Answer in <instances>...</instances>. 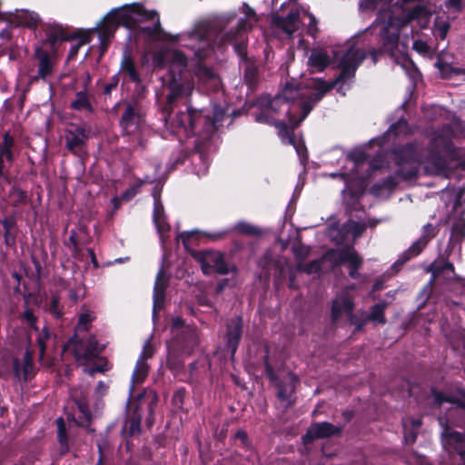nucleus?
Returning a JSON list of instances; mask_svg holds the SVG:
<instances>
[{
  "label": "nucleus",
  "mask_w": 465,
  "mask_h": 465,
  "mask_svg": "<svg viewBox=\"0 0 465 465\" xmlns=\"http://www.w3.org/2000/svg\"><path fill=\"white\" fill-rule=\"evenodd\" d=\"M187 57L177 49L168 50L165 54L156 56L159 67L168 64L167 94L157 98L162 112V118L166 128L177 135L180 140L194 136V147L202 152L207 142L218 130V123L223 119V113L215 112L212 117L203 109H195L191 104L186 111L178 112L172 116L173 107L179 99L191 95L193 90V82L190 71L187 69Z\"/></svg>",
  "instance_id": "f257e3e1"
},
{
  "label": "nucleus",
  "mask_w": 465,
  "mask_h": 465,
  "mask_svg": "<svg viewBox=\"0 0 465 465\" xmlns=\"http://www.w3.org/2000/svg\"><path fill=\"white\" fill-rule=\"evenodd\" d=\"M235 19L236 15L230 14L195 25L189 33L190 39L198 41L201 45L194 51L195 57L205 60L215 47L233 45L234 52L245 64L249 58L247 44L242 35L247 31L248 23L245 18H240L234 26H231Z\"/></svg>",
  "instance_id": "f03ea898"
},
{
  "label": "nucleus",
  "mask_w": 465,
  "mask_h": 465,
  "mask_svg": "<svg viewBox=\"0 0 465 465\" xmlns=\"http://www.w3.org/2000/svg\"><path fill=\"white\" fill-rule=\"evenodd\" d=\"M120 26L133 31L137 37L145 36L148 40L166 35L158 12L147 10L143 4L135 2L112 9L101 20V25L95 29L99 34L101 49H107Z\"/></svg>",
  "instance_id": "7ed1b4c3"
},
{
  "label": "nucleus",
  "mask_w": 465,
  "mask_h": 465,
  "mask_svg": "<svg viewBox=\"0 0 465 465\" xmlns=\"http://www.w3.org/2000/svg\"><path fill=\"white\" fill-rule=\"evenodd\" d=\"M196 234V231H184L178 235V239L182 241L189 254L200 264L202 272L204 275H211L212 273L226 275L230 272H237V266L227 262L224 253L222 252L212 249L201 251L190 249L189 242Z\"/></svg>",
  "instance_id": "20e7f679"
},
{
  "label": "nucleus",
  "mask_w": 465,
  "mask_h": 465,
  "mask_svg": "<svg viewBox=\"0 0 465 465\" xmlns=\"http://www.w3.org/2000/svg\"><path fill=\"white\" fill-rule=\"evenodd\" d=\"M365 57L366 53L363 49L351 46L342 54L340 60L338 68L341 71L338 76L331 82H327L322 79L318 80L315 89L325 95L338 84H343L347 81L353 79L357 69L365 60Z\"/></svg>",
  "instance_id": "39448f33"
},
{
  "label": "nucleus",
  "mask_w": 465,
  "mask_h": 465,
  "mask_svg": "<svg viewBox=\"0 0 465 465\" xmlns=\"http://www.w3.org/2000/svg\"><path fill=\"white\" fill-rule=\"evenodd\" d=\"M394 163L398 167L395 175L403 181H411L419 176V165L422 162V154L414 142L395 146L391 149Z\"/></svg>",
  "instance_id": "423d86ee"
},
{
  "label": "nucleus",
  "mask_w": 465,
  "mask_h": 465,
  "mask_svg": "<svg viewBox=\"0 0 465 465\" xmlns=\"http://www.w3.org/2000/svg\"><path fill=\"white\" fill-rule=\"evenodd\" d=\"M452 130L450 127V137L439 134L432 138L428 146V163H430L437 173L445 172L448 163L441 153H449L450 156L455 153V146L451 139Z\"/></svg>",
  "instance_id": "0eeeda50"
},
{
  "label": "nucleus",
  "mask_w": 465,
  "mask_h": 465,
  "mask_svg": "<svg viewBox=\"0 0 465 465\" xmlns=\"http://www.w3.org/2000/svg\"><path fill=\"white\" fill-rule=\"evenodd\" d=\"M323 258L331 262L332 268L347 264L349 276L354 280L360 278L361 274L359 270L363 264V259L359 255L353 246L345 245L340 250L330 249L324 253Z\"/></svg>",
  "instance_id": "6e6552de"
},
{
  "label": "nucleus",
  "mask_w": 465,
  "mask_h": 465,
  "mask_svg": "<svg viewBox=\"0 0 465 465\" xmlns=\"http://www.w3.org/2000/svg\"><path fill=\"white\" fill-rule=\"evenodd\" d=\"M300 15L298 7L291 1H286L272 14V25L292 37L300 27Z\"/></svg>",
  "instance_id": "1a4fd4ad"
},
{
  "label": "nucleus",
  "mask_w": 465,
  "mask_h": 465,
  "mask_svg": "<svg viewBox=\"0 0 465 465\" xmlns=\"http://www.w3.org/2000/svg\"><path fill=\"white\" fill-rule=\"evenodd\" d=\"M89 138V127L72 124L64 133L65 148L74 155L83 157L87 154Z\"/></svg>",
  "instance_id": "9d476101"
},
{
  "label": "nucleus",
  "mask_w": 465,
  "mask_h": 465,
  "mask_svg": "<svg viewBox=\"0 0 465 465\" xmlns=\"http://www.w3.org/2000/svg\"><path fill=\"white\" fill-rule=\"evenodd\" d=\"M439 230L431 223H427L422 228L420 237L412 242V244L399 257L395 262V267H401L411 258L418 256L427 246L431 239L438 234Z\"/></svg>",
  "instance_id": "9b49d317"
},
{
  "label": "nucleus",
  "mask_w": 465,
  "mask_h": 465,
  "mask_svg": "<svg viewBox=\"0 0 465 465\" xmlns=\"http://www.w3.org/2000/svg\"><path fill=\"white\" fill-rule=\"evenodd\" d=\"M342 430V426H335L328 421L313 422L302 436V442L304 444H311L316 440L341 436Z\"/></svg>",
  "instance_id": "f8f14e48"
},
{
  "label": "nucleus",
  "mask_w": 465,
  "mask_h": 465,
  "mask_svg": "<svg viewBox=\"0 0 465 465\" xmlns=\"http://www.w3.org/2000/svg\"><path fill=\"white\" fill-rule=\"evenodd\" d=\"M287 377L288 381L280 379L272 386L277 389L276 398L282 402H286V408H290L296 403L295 392L300 378L293 371H289Z\"/></svg>",
  "instance_id": "ddd939ff"
},
{
  "label": "nucleus",
  "mask_w": 465,
  "mask_h": 465,
  "mask_svg": "<svg viewBox=\"0 0 465 465\" xmlns=\"http://www.w3.org/2000/svg\"><path fill=\"white\" fill-rule=\"evenodd\" d=\"M34 57L37 60V74L31 76L29 83L34 84L39 80L46 81L54 71V56L42 46H37L35 49Z\"/></svg>",
  "instance_id": "4468645a"
},
{
  "label": "nucleus",
  "mask_w": 465,
  "mask_h": 465,
  "mask_svg": "<svg viewBox=\"0 0 465 465\" xmlns=\"http://www.w3.org/2000/svg\"><path fill=\"white\" fill-rule=\"evenodd\" d=\"M225 341L232 356H234L242 340L243 332V319L242 315H235L229 319L225 325Z\"/></svg>",
  "instance_id": "2eb2a0df"
},
{
  "label": "nucleus",
  "mask_w": 465,
  "mask_h": 465,
  "mask_svg": "<svg viewBox=\"0 0 465 465\" xmlns=\"http://www.w3.org/2000/svg\"><path fill=\"white\" fill-rule=\"evenodd\" d=\"M42 30L45 33V39L44 40L45 45L50 46L51 51L56 52V45L59 43L69 41V33L60 24L48 23L42 24Z\"/></svg>",
  "instance_id": "dca6fc26"
},
{
  "label": "nucleus",
  "mask_w": 465,
  "mask_h": 465,
  "mask_svg": "<svg viewBox=\"0 0 465 465\" xmlns=\"http://www.w3.org/2000/svg\"><path fill=\"white\" fill-rule=\"evenodd\" d=\"M0 223L3 231L0 232V236L3 238V242L7 248L16 247V239L19 232L15 213L5 216Z\"/></svg>",
  "instance_id": "f3484780"
},
{
  "label": "nucleus",
  "mask_w": 465,
  "mask_h": 465,
  "mask_svg": "<svg viewBox=\"0 0 465 465\" xmlns=\"http://www.w3.org/2000/svg\"><path fill=\"white\" fill-rule=\"evenodd\" d=\"M456 392L460 396V398L453 395H446L442 391H439L435 386H431L430 389V394L433 397L434 406L441 407L443 403H450L460 409L465 410V388L459 387L456 389Z\"/></svg>",
  "instance_id": "a211bd4d"
},
{
  "label": "nucleus",
  "mask_w": 465,
  "mask_h": 465,
  "mask_svg": "<svg viewBox=\"0 0 465 465\" xmlns=\"http://www.w3.org/2000/svg\"><path fill=\"white\" fill-rule=\"evenodd\" d=\"M144 396V391L138 393L136 402L131 403L128 401L129 412L126 419V423L129 424V435L134 436L140 434L141 421L143 418V410L141 401Z\"/></svg>",
  "instance_id": "6ab92c4d"
},
{
  "label": "nucleus",
  "mask_w": 465,
  "mask_h": 465,
  "mask_svg": "<svg viewBox=\"0 0 465 465\" xmlns=\"http://www.w3.org/2000/svg\"><path fill=\"white\" fill-rule=\"evenodd\" d=\"M400 41L399 29L391 30L389 26H385L381 30L380 44L381 50L391 58H395V52L398 48Z\"/></svg>",
  "instance_id": "aec40b11"
},
{
  "label": "nucleus",
  "mask_w": 465,
  "mask_h": 465,
  "mask_svg": "<svg viewBox=\"0 0 465 465\" xmlns=\"http://www.w3.org/2000/svg\"><path fill=\"white\" fill-rule=\"evenodd\" d=\"M13 374L17 380H20L23 374L25 381H27L35 375L33 355L29 350L25 351L22 362L18 358L13 359Z\"/></svg>",
  "instance_id": "412c9836"
},
{
  "label": "nucleus",
  "mask_w": 465,
  "mask_h": 465,
  "mask_svg": "<svg viewBox=\"0 0 465 465\" xmlns=\"http://www.w3.org/2000/svg\"><path fill=\"white\" fill-rule=\"evenodd\" d=\"M354 310V302L349 293L344 292L334 299L331 302V319L332 323H336L342 313L350 314Z\"/></svg>",
  "instance_id": "4be33fe9"
},
{
  "label": "nucleus",
  "mask_w": 465,
  "mask_h": 465,
  "mask_svg": "<svg viewBox=\"0 0 465 465\" xmlns=\"http://www.w3.org/2000/svg\"><path fill=\"white\" fill-rule=\"evenodd\" d=\"M174 344L184 353H190L198 345V336L194 330L186 327L176 332Z\"/></svg>",
  "instance_id": "5701e85b"
},
{
  "label": "nucleus",
  "mask_w": 465,
  "mask_h": 465,
  "mask_svg": "<svg viewBox=\"0 0 465 465\" xmlns=\"http://www.w3.org/2000/svg\"><path fill=\"white\" fill-rule=\"evenodd\" d=\"M141 121V114L136 106L127 104L120 119V125L126 133L136 130Z\"/></svg>",
  "instance_id": "b1692460"
},
{
  "label": "nucleus",
  "mask_w": 465,
  "mask_h": 465,
  "mask_svg": "<svg viewBox=\"0 0 465 465\" xmlns=\"http://www.w3.org/2000/svg\"><path fill=\"white\" fill-rule=\"evenodd\" d=\"M331 64V59L324 49L313 48L308 58V66L312 72H322Z\"/></svg>",
  "instance_id": "393cba45"
},
{
  "label": "nucleus",
  "mask_w": 465,
  "mask_h": 465,
  "mask_svg": "<svg viewBox=\"0 0 465 465\" xmlns=\"http://www.w3.org/2000/svg\"><path fill=\"white\" fill-rule=\"evenodd\" d=\"M409 134H411L410 124L406 118L401 117L397 122L391 124L388 130L380 137L381 144L389 142L391 137L395 138Z\"/></svg>",
  "instance_id": "a878e982"
},
{
  "label": "nucleus",
  "mask_w": 465,
  "mask_h": 465,
  "mask_svg": "<svg viewBox=\"0 0 465 465\" xmlns=\"http://www.w3.org/2000/svg\"><path fill=\"white\" fill-rule=\"evenodd\" d=\"M102 350L103 349L99 347L98 341L94 337H90L85 343L83 351H81L79 349H75L74 351V356L77 361L84 360L85 361H89L98 358Z\"/></svg>",
  "instance_id": "bb28decb"
},
{
  "label": "nucleus",
  "mask_w": 465,
  "mask_h": 465,
  "mask_svg": "<svg viewBox=\"0 0 465 465\" xmlns=\"http://www.w3.org/2000/svg\"><path fill=\"white\" fill-rule=\"evenodd\" d=\"M120 71L132 83L139 84L142 82L141 75L135 66V63L132 55L124 53L121 61Z\"/></svg>",
  "instance_id": "cd10ccee"
},
{
  "label": "nucleus",
  "mask_w": 465,
  "mask_h": 465,
  "mask_svg": "<svg viewBox=\"0 0 465 465\" xmlns=\"http://www.w3.org/2000/svg\"><path fill=\"white\" fill-rule=\"evenodd\" d=\"M15 21L17 25L25 26L31 30H36L41 24L39 15L34 11L22 10L15 15Z\"/></svg>",
  "instance_id": "c85d7f7f"
},
{
  "label": "nucleus",
  "mask_w": 465,
  "mask_h": 465,
  "mask_svg": "<svg viewBox=\"0 0 465 465\" xmlns=\"http://www.w3.org/2000/svg\"><path fill=\"white\" fill-rule=\"evenodd\" d=\"M70 109L76 112L85 111L90 114L94 112L91 103V96L87 90L76 92L75 98L70 104Z\"/></svg>",
  "instance_id": "c756f323"
},
{
  "label": "nucleus",
  "mask_w": 465,
  "mask_h": 465,
  "mask_svg": "<svg viewBox=\"0 0 465 465\" xmlns=\"http://www.w3.org/2000/svg\"><path fill=\"white\" fill-rule=\"evenodd\" d=\"M260 79V73L256 64L251 60L246 59L244 64L243 80L248 88L252 91L256 89Z\"/></svg>",
  "instance_id": "7c9ffc66"
},
{
  "label": "nucleus",
  "mask_w": 465,
  "mask_h": 465,
  "mask_svg": "<svg viewBox=\"0 0 465 465\" xmlns=\"http://www.w3.org/2000/svg\"><path fill=\"white\" fill-rule=\"evenodd\" d=\"M313 107L314 105L312 104V101H309L308 99L301 102L299 104V110L301 111V115L299 118H297L296 114L292 113V109L289 108L287 111L289 124H291L292 127L297 128L312 112Z\"/></svg>",
  "instance_id": "2f4dec72"
},
{
  "label": "nucleus",
  "mask_w": 465,
  "mask_h": 465,
  "mask_svg": "<svg viewBox=\"0 0 465 465\" xmlns=\"http://www.w3.org/2000/svg\"><path fill=\"white\" fill-rule=\"evenodd\" d=\"M57 440L59 443L58 456L62 458L70 450L69 438L66 430V426L63 418H58L57 420Z\"/></svg>",
  "instance_id": "473e14b6"
},
{
  "label": "nucleus",
  "mask_w": 465,
  "mask_h": 465,
  "mask_svg": "<svg viewBox=\"0 0 465 465\" xmlns=\"http://www.w3.org/2000/svg\"><path fill=\"white\" fill-rule=\"evenodd\" d=\"M285 104L281 95L271 97L270 95H262L256 101V105L260 108H267L272 114H278L281 107Z\"/></svg>",
  "instance_id": "72a5a7b5"
},
{
  "label": "nucleus",
  "mask_w": 465,
  "mask_h": 465,
  "mask_svg": "<svg viewBox=\"0 0 465 465\" xmlns=\"http://www.w3.org/2000/svg\"><path fill=\"white\" fill-rule=\"evenodd\" d=\"M278 129V135L282 141L287 140V143L295 147L298 153H300V147L296 143L294 134V127L290 124V126L283 121H279L275 126Z\"/></svg>",
  "instance_id": "f704fd0d"
},
{
  "label": "nucleus",
  "mask_w": 465,
  "mask_h": 465,
  "mask_svg": "<svg viewBox=\"0 0 465 465\" xmlns=\"http://www.w3.org/2000/svg\"><path fill=\"white\" fill-rule=\"evenodd\" d=\"M446 442L455 449L462 458L465 455V435L459 431H450L445 433Z\"/></svg>",
  "instance_id": "c9c22d12"
},
{
  "label": "nucleus",
  "mask_w": 465,
  "mask_h": 465,
  "mask_svg": "<svg viewBox=\"0 0 465 465\" xmlns=\"http://www.w3.org/2000/svg\"><path fill=\"white\" fill-rule=\"evenodd\" d=\"M387 302H381L375 303L371 307L369 315L366 317L368 322H372L376 324L384 325L387 322L385 317V310L387 308Z\"/></svg>",
  "instance_id": "e433bc0d"
},
{
  "label": "nucleus",
  "mask_w": 465,
  "mask_h": 465,
  "mask_svg": "<svg viewBox=\"0 0 465 465\" xmlns=\"http://www.w3.org/2000/svg\"><path fill=\"white\" fill-rule=\"evenodd\" d=\"M8 196L11 199V206L14 208L26 204L31 201L27 192L16 185L11 187Z\"/></svg>",
  "instance_id": "4c0bfd02"
},
{
  "label": "nucleus",
  "mask_w": 465,
  "mask_h": 465,
  "mask_svg": "<svg viewBox=\"0 0 465 465\" xmlns=\"http://www.w3.org/2000/svg\"><path fill=\"white\" fill-rule=\"evenodd\" d=\"M45 311L49 312L54 318L59 320L64 316L63 306L60 302V296L57 293H53L50 300L45 302Z\"/></svg>",
  "instance_id": "58836bf2"
},
{
  "label": "nucleus",
  "mask_w": 465,
  "mask_h": 465,
  "mask_svg": "<svg viewBox=\"0 0 465 465\" xmlns=\"http://www.w3.org/2000/svg\"><path fill=\"white\" fill-rule=\"evenodd\" d=\"M101 25V21L97 24V25L92 29H77L74 31L73 33L69 34V41L71 40H78V43L82 45H87L92 40V35L93 34H98V31L95 29Z\"/></svg>",
  "instance_id": "ea45409f"
},
{
  "label": "nucleus",
  "mask_w": 465,
  "mask_h": 465,
  "mask_svg": "<svg viewBox=\"0 0 465 465\" xmlns=\"http://www.w3.org/2000/svg\"><path fill=\"white\" fill-rule=\"evenodd\" d=\"M149 365L143 359H138L133 372V383H143L148 376Z\"/></svg>",
  "instance_id": "a19ab883"
},
{
  "label": "nucleus",
  "mask_w": 465,
  "mask_h": 465,
  "mask_svg": "<svg viewBox=\"0 0 465 465\" xmlns=\"http://www.w3.org/2000/svg\"><path fill=\"white\" fill-rule=\"evenodd\" d=\"M431 272L433 278L440 277L446 271L454 272V265L448 260L434 261L428 269Z\"/></svg>",
  "instance_id": "79ce46f5"
},
{
  "label": "nucleus",
  "mask_w": 465,
  "mask_h": 465,
  "mask_svg": "<svg viewBox=\"0 0 465 465\" xmlns=\"http://www.w3.org/2000/svg\"><path fill=\"white\" fill-rule=\"evenodd\" d=\"M395 176H396L395 174L389 175L386 178H384L382 181H381L380 183H374L371 187V193L378 194L383 190H388L390 192L394 191L398 185V182L396 181Z\"/></svg>",
  "instance_id": "37998d69"
},
{
  "label": "nucleus",
  "mask_w": 465,
  "mask_h": 465,
  "mask_svg": "<svg viewBox=\"0 0 465 465\" xmlns=\"http://www.w3.org/2000/svg\"><path fill=\"white\" fill-rule=\"evenodd\" d=\"M463 238H465V221H459L457 223H454L451 227V233L449 241V245L450 243H460Z\"/></svg>",
  "instance_id": "c03bdc74"
},
{
  "label": "nucleus",
  "mask_w": 465,
  "mask_h": 465,
  "mask_svg": "<svg viewBox=\"0 0 465 465\" xmlns=\"http://www.w3.org/2000/svg\"><path fill=\"white\" fill-rule=\"evenodd\" d=\"M255 122L271 126H276L280 120H276L267 108H261V111L253 114Z\"/></svg>",
  "instance_id": "a18cd8bd"
},
{
  "label": "nucleus",
  "mask_w": 465,
  "mask_h": 465,
  "mask_svg": "<svg viewBox=\"0 0 465 465\" xmlns=\"http://www.w3.org/2000/svg\"><path fill=\"white\" fill-rule=\"evenodd\" d=\"M300 90L296 86L287 83L281 94L278 95H281L284 104H289L291 102H294L298 98Z\"/></svg>",
  "instance_id": "49530a36"
},
{
  "label": "nucleus",
  "mask_w": 465,
  "mask_h": 465,
  "mask_svg": "<svg viewBox=\"0 0 465 465\" xmlns=\"http://www.w3.org/2000/svg\"><path fill=\"white\" fill-rule=\"evenodd\" d=\"M197 60L199 61V64L195 71V74L197 75V77L203 80L213 79L215 76L213 71L210 67H207L206 65L202 64L203 60H199L198 58Z\"/></svg>",
  "instance_id": "de8ad7c7"
},
{
  "label": "nucleus",
  "mask_w": 465,
  "mask_h": 465,
  "mask_svg": "<svg viewBox=\"0 0 465 465\" xmlns=\"http://www.w3.org/2000/svg\"><path fill=\"white\" fill-rule=\"evenodd\" d=\"M348 322L351 325H354V332L361 331L368 322L367 318H361L358 315L354 314L353 312H351L350 314L347 315Z\"/></svg>",
  "instance_id": "09e8293b"
},
{
  "label": "nucleus",
  "mask_w": 465,
  "mask_h": 465,
  "mask_svg": "<svg viewBox=\"0 0 465 465\" xmlns=\"http://www.w3.org/2000/svg\"><path fill=\"white\" fill-rule=\"evenodd\" d=\"M263 367H264V373H265L266 377L268 378V380L270 381L272 385H273L276 381H278L281 379L275 373L273 367L270 363L268 353L264 356Z\"/></svg>",
  "instance_id": "8fccbe9b"
},
{
  "label": "nucleus",
  "mask_w": 465,
  "mask_h": 465,
  "mask_svg": "<svg viewBox=\"0 0 465 465\" xmlns=\"http://www.w3.org/2000/svg\"><path fill=\"white\" fill-rule=\"evenodd\" d=\"M51 336L50 331L48 327L45 326L42 330V332L38 335L37 338V345L40 351V355L43 357L46 351V341L49 340Z\"/></svg>",
  "instance_id": "3c124183"
},
{
  "label": "nucleus",
  "mask_w": 465,
  "mask_h": 465,
  "mask_svg": "<svg viewBox=\"0 0 465 465\" xmlns=\"http://www.w3.org/2000/svg\"><path fill=\"white\" fill-rule=\"evenodd\" d=\"M236 230L238 232L244 235H258L260 233V230L251 223L241 222L237 223Z\"/></svg>",
  "instance_id": "603ef678"
},
{
  "label": "nucleus",
  "mask_w": 465,
  "mask_h": 465,
  "mask_svg": "<svg viewBox=\"0 0 465 465\" xmlns=\"http://www.w3.org/2000/svg\"><path fill=\"white\" fill-rule=\"evenodd\" d=\"M323 260H326V259L322 257L321 259H315V260H312V261L307 262L303 266V269H302L303 272L308 274L320 272L322 271V265Z\"/></svg>",
  "instance_id": "864d4df0"
},
{
  "label": "nucleus",
  "mask_w": 465,
  "mask_h": 465,
  "mask_svg": "<svg viewBox=\"0 0 465 465\" xmlns=\"http://www.w3.org/2000/svg\"><path fill=\"white\" fill-rule=\"evenodd\" d=\"M167 286H168V279L165 278L163 270L161 269L157 273L156 280H155L154 286H153V291H161L162 290L163 292H166Z\"/></svg>",
  "instance_id": "5fc2aeb1"
},
{
  "label": "nucleus",
  "mask_w": 465,
  "mask_h": 465,
  "mask_svg": "<svg viewBox=\"0 0 465 465\" xmlns=\"http://www.w3.org/2000/svg\"><path fill=\"white\" fill-rule=\"evenodd\" d=\"M166 292L153 291V313L163 308Z\"/></svg>",
  "instance_id": "6e6d98bb"
},
{
  "label": "nucleus",
  "mask_w": 465,
  "mask_h": 465,
  "mask_svg": "<svg viewBox=\"0 0 465 465\" xmlns=\"http://www.w3.org/2000/svg\"><path fill=\"white\" fill-rule=\"evenodd\" d=\"M308 16L307 35L315 39L319 34L318 20L312 14H309Z\"/></svg>",
  "instance_id": "4d7b16f0"
},
{
  "label": "nucleus",
  "mask_w": 465,
  "mask_h": 465,
  "mask_svg": "<svg viewBox=\"0 0 465 465\" xmlns=\"http://www.w3.org/2000/svg\"><path fill=\"white\" fill-rule=\"evenodd\" d=\"M140 184H137V183L135 182V183H134L121 194V200L124 202L131 201L134 197L136 196V194L140 193Z\"/></svg>",
  "instance_id": "13d9d810"
},
{
  "label": "nucleus",
  "mask_w": 465,
  "mask_h": 465,
  "mask_svg": "<svg viewBox=\"0 0 465 465\" xmlns=\"http://www.w3.org/2000/svg\"><path fill=\"white\" fill-rule=\"evenodd\" d=\"M22 319L30 326V328L38 331L36 326L37 317L31 308H27L22 314Z\"/></svg>",
  "instance_id": "bf43d9fd"
},
{
  "label": "nucleus",
  "mask_w": 465,
  "mask_h": 465,
  "mask_svg": "<svg viewBox=\"0 0 465 465\" xmlns=\"http://www.w3.org/2000/svg\"><path fill=\"white\" fill-rule=\"evenodd\" d=\"M162 189H158L157 186H155L153 190L152 195L154 200V208H153V216L155 220L158 219V213L161 210L163 212V204L160 202V194H161Z\"/></svg>",
  "instance_id": "052dcab7"
},
{
  "label": "nucleus",
  "mask_w": 465,
  "mask_h": 465,
  "mask_svg": "<svg viewBox=\"0 0 465 465\" xmlns=\"http://www.w3.org/2000/svg\"><path fill=\"white\" fill-rule=\"evenodd\" d=\"M186 390L184 388H179L173 393L172 401L173 404L177 408H182L184 402Z\"/></svg>",
  "instance_id": "680f3d73"
},
{
  "label": "nucleus",
  "mask_w": 465,
  "mask_h": 465,
  "mask_svg": "<svg viewBox=\"0 0 465 465\" xmlns=\"http://www.w3.org/2000/svg\"><path fill=\"white\" fill-rule=\"evenodd\" d=\"M153 222L155 223V225L160 232H167L170 230V225L165 222L163 211L161 210L158 213V219L155 220L154 216L153 215Z\"/></svg>",
  "instance_id": "e2e57ef3"
},
{
  "label": "nucleus",
  "mask_w": 465,
  "mask_h": 465,
  "mask_svg": "<svg viewBox=\"0 0 465 465\" xmlns=\"http://www.w3.org/2000/svg\"><path fill=\"white\" fill-rule=\"evenodd\" d=\"M119 84V74H116L110 78L109 83H107L104 87V94L105 96H111L112 91L117 87Z\"/></svg>",
  "instance_id": "0e129e2a"
},
{
  "label": "nucleus",
  "mask_w": 465,
  "mask_h": 465,
  "mask_svg": "<svg viewBox=\"0 0 465 465\" xmlns=\"http://www.w3.org/2000/svg\"><path fill=\"white\" fill-rule=\"evenodd\" d=\"M350 158L354 163L361 164L367 160L368 154L362 150H354L350 153Z\"/></svg>",
  "instance_id": "69168bd1"
},
{
  "label": "nucleus",
  "mask_w": 465,
  "mask_h": 465,
  "mask_svg": "<svg viewBox=\"0 0 465 465\" xmlns=\"http://www.w3.org/2000/svg\"><path fill=\"white\" fill-rule=\"evenodd\" d=\"M234 439L240 440L242 442V446L247 450H249L252 446L248 434L243 430H237L236 433L234 434Z\"/></svg>",
  "instance_id": "338daca9"
},
{
  "label": "nucleus",
  "mask_w": 465,
  "mask_h": 465,
  "mask_svg": "<svg viewBox=\"0 0 465 465\" xmlns=\"http://www.w3.org/2000/svg\"><path fill=\"white\" fill-rule=\"evenodd\" d=\"M412 48L420 54H426L430 51L428 44L420 39H417L413 42Z\"/></svg>",
  "instance_id": "774afa93"
}]
</instances>
